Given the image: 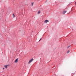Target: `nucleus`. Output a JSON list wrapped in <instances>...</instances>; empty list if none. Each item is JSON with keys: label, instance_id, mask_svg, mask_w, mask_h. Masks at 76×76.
<instances>
[{"label": "nucleus", "instance_id": "f257e3e1", "mask_svg": "<svg viewBox=\"0 0 76 76\" xmlns=\"http://www.w3.org/2000/svg\"><path fill=\"white\" fill-rule=\"evenodd\" d=\"M34 60V59H33V58L31 59L28 62V63L29 64L31 63V62H32V61H33V60Z\"/></svg>", "mask_w": 76, "mask_h": 76}, {"label": "nucleus", "instance_id": "f03ea898", "mask_svg": "<svg viewBox=\"0 0 76 76\" xmlns=\"http://www.w3.org/2000/svg\"><path fill=\"white\" fill-rule=\"evenodd\" d=\"M48 22H49V21L48 20H46L44 21V22L47 23H48Z\"/></svg>", "mask_w": 76, "mask_h": 76}, {"label": "nucleus", "instance_id": "7ed1b4c3", "mask_svg": "<svg viewBox=\"0 0 76 76\" xmlns=\"http://www.w3.org/2000/svg\"><path fill=\"white\" fill-rule=\"evenodd\" d=\"M18 60H19V59H18V58L16 59L15 61V63H18Z\"/></svg>", "mask_w": 76, "mask_h": 76}, {"label": "nucleus", "instance_id": "20e7f679", "mask_svg": "<svg viewBox=\"0 0 76 76\" xmlns=\"http://www.w3.org/2000/svg\"><path fill=\"white\" fill-rule=\"evenodd\" d=\"M9 66L8 65H6L4 66V67L6 69H7V66Z\"/></svg>", "mask_w": 76, "mask_h": 76}, {"label": "nucleus", "instance_id": "39448f33", "mask_svg": "<svg viewBox=\"0 0 76 76\" xmlns=\"http://www.w3.org/2000/svg\"><path fill=\"white\" fill-rule=\"evenodd\" d=\"M38 14H40L41 13V11H39L37 12Z\"/></svg>", "mask_w": 76, "mask_h": 76}, {"label": "nucleus", "instance_id": "423d86ee", "mask_svg": "<svg viewBox=\"0 0 76 76\" xmlns=\"http://www.w3.org/2000/svg\"><path fill=\"white\" fill-rule=\"evenodd\" d=\"M31 5L32 6H33V5H34V3H31Z\"/></svg>", "mask_w": 76, "mask_h": 76}, {"label": "nucleus", "instance_id": "0eeeda50", "mask_svg": "<svg viewBox=\"0 0 76 76\" xmlns=\"http://www.w3.org/2000/svg\"><path fill=\"white\" fill-rule=\"evenodd\" d=\"M64 13H66V11H64Z\"/></svg>", "mask_w": 76, "mask_h": 76}, {"label": "nucleus", "instance_id": "6e6552de", "mask_svg": "<svg viewBox=\"0 0 76 76\" xmlns=\"http://www.w3.org/2000/svg\"><path fill=\"white\" fill-rule=\"evenodd\" d=\"M14 17H15V15L14 14Z\"/></svg>", "mask_w": 76, "mask_h": 76}, {"label": "nucleus", "instance_id": "1a4fd4ad", "mask_svg": "<svg viewBox=\"0 0 76 76\" xmlns=\"http://www.w3.org/2000/svg\"><path fill=\"white\" fill-rule=\"evenodd\" d=\"M4 69V68H3V69Z\"/></svg>", "mask_w": 76, "mask_h": 76}, {"label": "nucleus", "instance_id": "9d476101", "mask_svg": "<svg viewBox=\"0 0 76 76\" xmlns=\"http://www.w3.org/2000/svg\"><path fill=\"white\" fill-rule=\"evenodd\" d=\"M41 39H40V40H41Z\"/></svg>", "mask_w": 76, "mask_h": 76}]
</instances>
